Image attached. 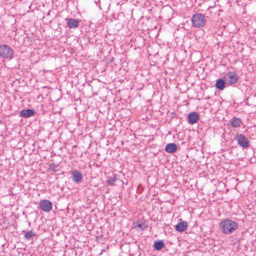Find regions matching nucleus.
Masks as SVG:
<instances>
[{"mask_svg":"<svg viewBox=\"0 0 256 256\" xmlns=\"http://www.w3.org/2000/svg\"><path fill=\"white\" fill-rule=\"evenodd\" d=\"M238 224L230 219L226 218L222 220L220 224L222 232L225 234L232 233L238 228Z\"/></svg>","mask_w":256,"mask_h":256,"instance_id":"f257e3e1","label":"nucleus"},{"mask_svg":"<svg viewBox=\"0 0 256 256\" xmlns=\"http://www.w3.org/2000/svg\"><path fill=\"white\" fill-rule=\"evenodd\" d=\"M224 79L227 84L232 85L237 82L238 77L236 72H230L224 75Z\"/></svg>","mask_w":256,"mask_h":256,"instance_id":"20e7f679","label":"nucleus"},{"mask_svg":"<svg viewBox=\"0 0 256 256\" xmlns=\"http://www.w3.org/2000/svg\"><path fill=\"white\" fill-rule=\"evenodd\" d=\"M164 246V244L163 240H160L154 243V246L155 250H160Z\"/></svg>","mask_w":256,"mask_h":256,"instance_id":"2eb2a0df","label":"nucleus"},{"mask_svg":"<svg viewBox=\"0 0 256 256\" xmlns=\"http://www.w3.org/2000/svg\"><path fill=\"white\" fill-rule=\"evenodd\" d=\"M199 114L196 112H191L188 114V122L190 124H196L199 120Z\"/></svg>","mask_w":256,"mask_h":256,"instance_id":"6e6552de","label":"nucleus"},{"mask_svg":"<svg viewBox=\"0 0 256 256\" xmlns=\"http://www.w3.org/2000/svg\"><path fill=\"white\" fill-rule=\"evenodd\" d=\"M54 164H50V168L52 169H53L54 168Z\"/></svg>","mask_w":256,"mask_h":256,"instance_id":"6ab92c4d","label":"nucleus"},{"mask_svg":"<svg viewBox=\"0 0 256 256\" xmlns=\"http://www.w3.org/2000/svg\"><path fill=\"white\" fill-rule=\"evenodd\" d=\"M188 226L186 222L182 221L175 226L176 230L178 232H183L186 230Z\"/></svg>","mask_w":256,"mask_h":256,"instance_id":"1a4fd4ad","label":"nucleus"},{"mask_svg":"<svg viewBox=\"0 0 256 256\" xmlns=\"http://www.w3.org/2000/svg\"><path fill=\"white\" fill-rule=\"evenodd\" d=\"M177 150V146L174 143H170L167 144L164 148V150L168 153H174Z\"/></svg>","mask_w":256,"mask_h":256,"instance_id":"9b49d317","label":"nucleus"},{"mask_svg":"<svg viewBox=\"0 0 256 256\" xmlns=\"http://www.w3.org/2000/svg\"><path fill=\"white\" fill-rule=\"evenodd\" d=\"M36 236V234L34 232H32V230H30L28 232H26L25 233L24 238L27 240H30L33 236Z\"/></svg>","mask_w":256,"mask_h":256,"instance_id":"dca6fc26","label":"nucleus"},{"mask_svg":"<svg viewBox=\"0 0 256 256\" xmlns=\"http://www.w3.org/2000/svg\"><path fill=\"white\" fill-rule=\"evenodd\" d=\"M193 25L196 28L202 27L206 22V19L201 14H196L194 15L192 19Z\"/></svg>","mask_w":256,"mask_h":256,"instance_id":"f03ea898","label":"nucleus"},{"mask_svg":"<svg viewBox=\"0 0 256 256\" xmlns=\"http://www.w3.org/2000/svg\"><path fill=\"white\" fill-rule=\"evenodd\" d=\"M35 113L36 111L33 109L23 110L20 112L21 116L25 118L34 116Z\"/></svg>","mask_w":256,"mask_h":256,"instance_id":"9d476101","label":"nucleus"},{"mask_svg":"<svg viewBox=\"0 0 256 256\" xmlns=\"http://www.w3.org/2000/svg\"><path fill=\"white\" fill-rule=\"evenodd\" d=\"M72 180L76 184L80 183L82 181L83 176L82 172L78 170L72 172Z\"/></svg>","mask_w":256,"mask_h":256,"instance_id":"0eeeda50","label":"nucleus"},{"mask_svg":"<svg viewBox=\"0 0 256 256\" xmlns=\"http://www.w3.org/2000/svg\"><path fill=\"white\" fill-rule=\"evenodd\" d=\"M14 56V51L10 46L6 45L0 46V56L8 59H12Z\"/></svg>","mask_w":256,"mask_h":256,"instance_id":"7ed1b4c3","label":"nucleus"},{"mask_svg":"<svg viewBox=\"0 0 256 256\" xmlns=\"http://www.w3.org/2000/svg\"><path fill=\"white\" fill-rule=\"evenodd\" d=\"M39 206L42 210L48 212L52 210V205L49 200H43L40 201Z\"/></svg>","mask_w":256,"mask_h":256,"instance_id":"39448f33","label":"nucleus"},{"mask_svg":"<svg viewBox=\"0 0 256 256\" xmlns=\"http://www.w3.org/2000/svg\"><path fill=\"white\" fill-rule=\"evenodd\" d=\"M222 32H221L218 34V36H222Z\"/></svg>","mask_w":256,"mask_h":256,"instance_id":"aec40b11","label":"nucleus"},{"mask_svg":"<svg viewBox=\"0 0 256 256\" xmlns=\"http://www.w3.org/2000/svg\"><path fill=\"white\" fill-rule=\"evenodd\" d=\"M235 140L238 141V144L242 148H246L248 146V142L244 136L236 134Z\"/></svg>","mask_w":256,"mask_h":256,"instance_id":"423d86ee","label":"nucleus"},{"mask_svg":"<svg viewBox=\"0 0 256 256\" xmlns=\"http://www.w3.org/2000/svg\"><path fill=\"white\" fill-rule=\"evenodd\" d=\"M67 24L70 28H76L78 26L79 21L75 18H68L67 20Z\"/></svg>","mask_w":256,"mask_h":256,"instance_id":"f8f14e48","label":"nucleus"},{"mask_svg":"<svg viewBox=\"0 0 256 256\" xmlns=\"http://www.w3.org/2000/svg\"><path fill=\"white\" fill-rule=\"evenodd\" d=\"M242 123V120L240 118H236V117H233L230 120L231 125L234 128L239 127Z\"/></svg>","mask_w":256,"mask_h":256,"instance_id":"4468645a","label":"nucleus"},{"mask_svg":"<svg viewBox=\"0 0 256 256\" xmlns=\"http://www.w3.org/2000/svg\"><path fill=\"white\" fill-rule=\"evenodd\" d=\"M116 182V178L114 177L110 176L108 177L106 180V184L110 186H113Z\"/></svg>","mask_w":256,"mask_h":256,"instance_id":"f3484780","label":"nucleus"},{"mask_svg":"<svg viewBox=\"0 0 256 256\" xmlns=\"http://www.w3.org/2000/svg\"><path fill=\"white\" fill-rule=\"evenodd\" d=\"M136 227H138L140 229L143 230H144L145 229H146L147 228L148 226H144V224H142L138 223L136 225Z\"/></svg>","mask_w":256,"mask_h":256,"instance_id":"a211bd4d","label":"nucleus"},{"mask_svg":"<svg viewBox=\"0 0 256 256\" xmlns=\"http://www.w3.org/2000/svg\"><path fill=\"white\" fill-rule=\"evenodd\" d=\"M226 84V82L224 79L220 78L216 80L215 86L218 90H222L224 88Z\"/></svg>","mask_w":256,"mask_h":256,"instance_id":"ddd939ff","label":"nucleus"}]
</instances>
